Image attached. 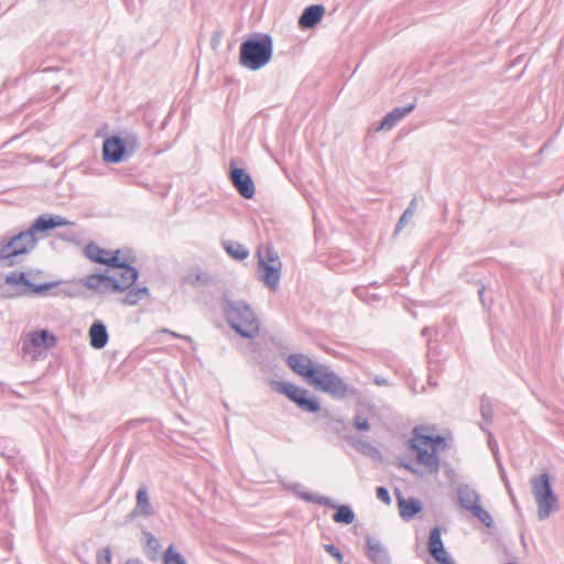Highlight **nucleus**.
Returning a JSON list of instances; mask_svg holds the SVG:
<instances>
[{
  "label": "nucleus",
  "mask_w": 564,
  "mask_h": 564,
  "mask_svg": "<svg viewBox=\"0 0 564 564\" xmlns=\"http://www.w3.org/2000/svg\"><path fill=\"white\" fill-rule=\"evenodd\" d=\"M400 465L401 467L405 468L413 475L422 476V473L417 468H415L411 463L401 462Z\"/></svg>",
  "instance_id": "48"
},
{
  "label": "nucleus",
  "mask_w": 564,
  "mask_h": 564,
  "mask_svg": "<svg viewBox=\"0 0 564 564\" xmlns=\"http://www.w3.org/2000/svg\"><path fill=\"white\" fill-rule=\"evenodd\" d=\"M163 564H188L185 556L176 547L174 543H171L162 554Z\"/></svg>",
  "instance_id": "31"
},
{
  "label": "nucleus",
  "mask_w": 564,
  "mask_h": 564,
  "mask_svg": "<svg viewBox=\"0 0 564 564\" xmlns=\"http://www.w3.org/2000/svg\"><path fill=\"white\" fill-rule=\"evenodd\" d=\"M376 496L384 505H388V506L391 505L392 499H391L389 489L387 487H384V486L377 487Z\"/></svg>",
  "instance_id": "39"
},
{
  "label": "nucleus",
  "mask_w": 564,
  "mask_h": 564,
  "mask_svg": "<svg viewBox=\"0 0 564 564\" xmlns=\"http://www.w3.org/2000/svg\"><path fill=\"white\" fill-rule=\"evenodd\" d=\"M479 429L486 433V431H489L484 424H479Z\"/></svg>",
  "instance_id": "63"
},
{
  "label": "nucleus",
  "mask_w": 564,
  "mask_h": 564,
  "mask_svg": "<svg viewBox=\"0 0 564 564\" xmlns=\"http://www.w3.org/2000/svg\"><path fill=\"white\" fill-rule=\"evenodd\" d=\"M302 497L306 502H314L319 506L334 509L335 513L333 514L332 519L336 523L348 525L354 523L356 520V513L349 505H341L329 497L319 496L316 494H303Z\"/></svg>",
  "instance_id": "12"
},
{
  "label": "nucleus",
  "mask_w": 564,
  "mask_h": 564,
  "mask_svg": "<svg viewBox=\"0 0 564 564\" xmlns=\"http://www.w3.org/2000/svg\"><path fill=\"white\" fill-rule=\"evenodd\" d=\"M70 220L61 215L55 214H41L39 215L28 228L31 235L35 237L36 234H46L58 227L73 225Z\"/></svg>",
  "instance_id": "15"
},
{
  "label": "nucleus",
  "mask_w": 564,
  "mask_h": 564,
  "mask_svg": "<svg viewBox=\"0 0 564 564\" xmlns=\"http://www.w3.org/2000/svg\"><path fill=\"white\" fill-rule=\"evenodd\" d=\"M121 252L108 269L88 274L84 285L98 294L124 293L133 286L140 278V270L134 265L135 252L131 248H123Z\"/></svg>",
  "instance_id": "1"
},
{
  "label": "nucleus",
  "mask_w": 564,
  "mask_h": 564,
  "mask_svg": "<svg viewBox=\"0 0 564 564\" xmlns=\"http://www.w3.org/2000/svg\"><path fill=\"white\" fill-rule=\"evenodd\" d=\"M486 436H487V444H488V447L490 448V451L497 452V449H499V446H498V442L495 438L492 432L486 431Z\"/></svg>",
  "instance_id": "45"
},
{
  "label": "nucleus",
  "mask_w": 564,
  "mask_h": 564,
  "mask_svg": "<svg viewBox=\"0 0 564 564\" xmlns=\"http://www.w3.org/2000/svg\"><path fill=\"white\" fill-rule=\"evenodd\" d=\"M36 237L29 229L22 230L12 237H0V263L3 267L19 264L21 257L28 254L36 246Z\"/></svg>",
  "instance_id": "8"
},
{
  "label": "nucleus",
  "mask_w": 564,
  "mask_h": 564,
  "mask_svg": "<svg viewBox=\"0 0 564 564\" xmlns=\"http://www.w3.org/2000/svg\"><path fill=\"white\" fill-rule=\"evenodd\" d=\"M325 11L323 4H311L306 7L299 19L300 28L302 30L313 29L322 20Z\"/></svg>",
  "instance_id": "24"
},
{
  "label": "nucleus",
  "mask_w": 564,
  "mask_h": 564,
  "mask_svg": "<svg viewBox=\"0 0 564 564\" xmlns=\"http://www.w3.org/2000/svg\"><path fill=\"white\" fill-rule=\"evenodd\" d=\"M459 276H460V279H464V280H465L466 282H468V283H475V284H476V281H477V280L471 279V278L469 276L468 272H462V273L459 274Z\"/></svg>",
  "instance_id": "52"
},
{
  "label": "nucleus",
  "mask_w": 564,
  "mask_h": 564,
  "mask_svg": "<svg viewBox=\"0 0 564 564\" xmlns=\"http://www.w3.org/2000/svg\"><path fill=\"white\" fill-rule=\"evenodd\" d=\"M151 292L147 285H133L126 291V295L122 299L124 305L134 306L141 300L150 297Z\"/></svg>",
  "instance_id": "27"
},
{
  "label": "nucleus",
  "mask_w": 564,
  "mask_h": 564,
  "mask_svg": "<svg viewBox=\"0 0 564 564\" xmlns=\"http://www.w3.org/2000/svg\"><path fill=\"white\" fill-rule=\"evenodd\" d=\"M257 256L260 280L272 292H275L282 274V262L278 251L272 245H268L264 249V256H262L260 250L257 252Z\"/></svg>",
  "instance_id": "11"
},
{
  "label": "nucleus",
  "mask_w": 564,
  "mask_h": 564,
  "mask_svg": "<svg viewBox=\"0 0 564 564\" xmlns=\"http://www.w3.org/2000/svg\"><path fill=\"white\" fill-rule=\"evenodd\" d=\"M182 282L193 286L197 284L210 285L214 283V279L199 267H195L182 278Z\"/></svg>",
  "instance_id": "29"
},
{
  "label": "nucleus",
  "mask_w": 564,
  "mask_h": 564,
  "mask_svg": "<svg viewBox=\"0 0 564 564\" xmlns=\"http://www.w3.org/2000/svg\"><path fill=\"white\" fill-rule=\"evenodd\" d=\"M220 44L219 37L213 36L210 41V46L216 48Z\"/></svg>",
  "instance_id": "56"
},
{
  "label": "nucleus",
  "mask_w": 564,
  "mask_h": 564,
  "mask_svg": "<svg viewBox=\"0 0 564 564\" xmlns=\"http://www.w3.org/2000/svg\"><path fill=\"white\" fill-rule=\"evenodd\" d=\"M89 343L94 349L105 348L109 341V333L106 324L100 319H95L88 330Z\"/></svg>",
  "instance_id": "23"
},
{
  "label": "nucleus",
  "mask_w": 564,
  "mask_h": 564,
  "mask_svg": "<svg viewBox=\"0 0 564 564\" xmlns=\"http://www.w3.org/2000/svg\"><path fill=\"white\" fill-rule=\"evenodd\" d=\"M126 564H143V562L139 558H129Z\"/></svg>",
  "instance_id": "59"
},
{
  "label": "nucleus",
  "mask_w": 564,
  "mask_h": 564,
  "mask_svg": "<svg viewBox=\"0 0 564 564\" xmlns=\"http://www.w3.org/2000/svg\"><path fill=\"white\" fill-rule=\"evenodd\" d=\"M476 285H478V295L482 306H487L485 299L486 285L480 280L476 281Z\"/></svg>",
  "instance_id": "47"
},
{
  "label": "nucleus",
  "mask_w": 564,
  "mask_h": 564,
  "mask_svg": "<svg viewBox=\"0 0 564 564\" xmlns=\"http://www.w3.org/2000/svg\"><path fill=\"white\" fill-rule=\"evenodd\" d=\"M6 484L9 486V490L15 491V478L12 476L11 473H8L6 475Z\"/></svg>",
  "instance_id": "49"
},
{
  "label": "nucleus",
  "mask_w": 564,
  "mask_h": 564,
  "mask_svg": "<svg viewBox=\"0 0 564 564\" xmlns=\"http://www.w3.org/2000/svg\"><path fill=\"white\" fill-rule=\"evenodd\" d=\"M324 549L329 555L335 557L338 563H341L344 561L343 552L335 544H325Z\"/></svg>",
  "instance_id": "41"
},
{
  "label": "nucleus",
  "mask_w": 564,
  "mask_h": 564,
  "mask_svg": "<svg viewBox=\"0 0 564 564\" xmlns=\"http://www.w3.org/2000/svg\"><path fill=\"white\" fill-rule=\"evenodd\" d=\"M308 383L339 401L346 399L360 401L364 397L358 388L348 384L336 371L324 364L318 365Z\"/></svg>",
  "instance_id": "2"
},
{
  "label": "nucleus",
  "mask_w": 564,
  "mask_h": 564,
  "mask_svg": "<svg viewBox=\"0 0 564 564\" xmlns=\"http://www.w3.org/2000/svg\"><path fill=\"white\" fill-rule=\"evenodd\" d=\"M4 283L14 290L13 294L6 295L7 299L67 294L65 290L58 289L62 284L61 280L35 283L24 271H12L6 274Z\"/></svg>",
  "instance_id": "5"
},
{
  "label": "nucleus",
  "mask_w": 564,
  "mask_h": 564,
  "mask_svg": "<svg viewBox=\"0 0 564 564\" xmlns=\"http://www.w3.org/2000/svg\"><path fill=\"white\" fill-rule=\"evenodd\" d=\"M144 422H145V419L131 420V421H129V423H128V424H129V426H135V425H138V424H140V423H144Z\"/></svg>",
  "instance_id": "57"
},
{
  "label": "nucleus",
  "mask_w": 564,
  "mask_h": 564,
  "mask_svg": "<svg viewBox=\"0 0 564 564\" xmlns=\"http://www.w3.org/2000/svg\"><path fill=\"white\" fill-rule=\"evenodd\" d=\"M34 75H51V74H55V75H69V69H66L64 67H57V66H54V67H44L40 70H35L33 73Z\"/></svg>",
  "instance_id": "38"
},
{
  "label": "nucleus",
  "mask_w": 564,
  "mask_h": 564,
  "mask_svg": "<svg viewBox=\"0 0 564 564\" xmlns=\"http://www.w3.org/2000/svg\"><path fill=\"white\" fill-rule=\"evenodd\" d=\"M336 423H337V424H339V425H341L343 427H345V422H344V420H343V419H338V420H336Z\"/></svg>",
  "instance_id": "62"
},
{
  "label": "nucleus",
  "mask_w": 564,
  "mask_h": 564,
  "mask_svg": "<svg viewBox=\"0 0 564 564\" xmlns=\"http://www.w3.org/2000/svg\"><path fill=\"white\" fill-rule=\"evenodd\" d=\"M56 343L57 338L50 329H36L29 334V340L23 341L21 350L24 355L29 354L31 348H43L47 350L55 347Z\"/></svg>",
  "instance_id": "17"
},
{
  "label": "nucleus",
  "mask_w": 564,
  "mask_h": 564,
  "mask_svg": "<svg viewBox=\"0 0 564 564\" xmlns=\"http://www.w3.org/2000/svg\"><path fill=\"white\" fill-rule=\"evenodd\" d=\"M431 332H432V328H431V327H429V326H425V327H423V328H422V330H421V336H422V337H427V336L431 334Z\"/></svg>",
  "instance_id": "55"
},
{
  "label": "nucleus",
  "mask_w": 564,
  "mask_h": 564,
  "mask_svg": "<svg viewBox=\"0 0 564 564\" xmlns=\"http://www.w3.org/2000/svg\"><path fill=\"white\" fill-rule=\"evenodd\" d=\"M373 382H375V384L380 386V387L381 386H390V382L388 381V379H386L382 376H376L373 379Z\"/></svg>",
  "instance_id": "51"
},
{
  "label": "nucleus",
  "mask_w": 564,
  "mask_h": 564,
  "mask_svg": "<svg viewBox=\"0 0 564 564\" xmlns=\"http://www.w3.org/2000/svg\"><path fill=\"white\" fill-rule=\"evenodd\" d=\"M142 534H143V539L145 542L144 553L147 554V556L149 557L150 561L154 562L159 557V551L161 549V544L152 532H150L148 530H143Z\"/></svg>",
  "instance_id": "30"
},
{
  "label": "nucleus",
  "mask_w": 564,
  "mask_h": 564,
  "mask_svg": "<svg viewBox=\"0 0 564 564\" xmlns=\"http://www.w3.org/2000/svg\"><path fill=\"white\" fill-rule=\"evenodd\" d=\"M181 339L187 341V343H191L193 344V338L188 335H182Z\"/></svg>",
  "instance_id": "60"
},
{
  "label": "nucleus",
  "mask_w": 564,
  "mask_h": 564,
  "mask_svg": "<svg viewBox=\"0 0 564 564\" xmlns=\"http://www.w3.org/2000/svg\"><path fill=\"white\" fill-rule=\"evenodd\" d=\"M419 431V426L414 427L413 436L411 438H417V444H420L421 446L424 445L430 447L433 434H420Z\"/></svg>",
  "instance_id": "40"
},
{
  "label": "nucleus",
  "mask_w": 564,
  "mask_h": 564,
  "mask_svg": "<svg viewBox=\"0 0 564 564\" xmlns=\"http://www.w3.org/2000/svg\"><path fill=\"white\" fill-rule=\"evenodd\" d=\"M409 447L415 454L416 463L424 466L429 474H437L440 471V456L417 444V438H410Z\"/></svg>",
  "instance_id": "14"
},
{
  "label": "nucleus",
  "mask_w": 564,
  "mask_h": 564,
  "mask_svg": "<svg viewBox=\"0 0 564 564\" xmlns=\"http://www.w3.org/2000/svg\"><path fill=\"white\" fill-rule=\"evenodd\" d=\"M272 343L273 345L279 349L281 350V352L283 354L284 351L289 350V346L285 345L282 340H278L275 338H272Z\"/></svg>",
  "instance_id": "50"
},
{
  "label": "nucleus",
  "mask_w": 564,
  "mask_h": 564,
  "mask_svg": "<svg viewBox=\"0 0 564 564\" xmlns=\"http://www.w3.org/2000/svg\"><path fill=\"white\" fill-rule=\"evenodd\" d=\"M283 486L288 489H290L293 494H295L299 498L303 499V494H311L310 491H302L301 487L302 485L300 482H292L290 485L283 484Z\"/></svg>",
  "instance_id": "44"
},
{
  "label": "nucleus",
  "mask_w": 564,
  "mask_h": 564,
  "mask_svg": "<svg viewBox=\"0 0 564 564\" xmlns=\"http://www.w3.org/2000/svg\"><path fill=\"white\" fill-rule=\"evenodd\" d=\"M352 293L360 300H365L368 295V289L365 285L355 286Z\"/></svg>",
  "instance_id": "46"
},
{
  "label": "nucleus",
  "mask_w": 564,
  "mask_h": 564,
  "mask_svg": "<svg viewBox=\"0 0 564 564\" xmlns=\"http://www.w3.org/2000/svg\"><path fill=\"white\" fill-rule=\"evenodd\" d=\"M251 35H258V36H261V35H264L263 33H252Z\"/></svg>",
  "instance_id": "64"
},
{
  "label": "nucleus",
  "mask_w": 564,
  "mask_h": 564,
  "mask_svg": "<svg viewBox=\"0 0 564 564\" xmlns=\"http://www.w3.org/2000/svg\"><path fill=\"white\" fill-rule=\"evenodd\" d=\"M346 441L360 454L370 457L372 460L383 462V455L377 446L357 436H346Z\"/></svg>",
  "instance_id": "25"
},
{
  "label": "nucleus",
  "mask_w": 564,
  "mask_h": 564,
  "mask_svg": "<svg viewBox=\"0 0 564 564\" xmlns=\"http://www.w3.org/2000/svg\"><path fill=\"white\" fill-rule=\"evenodd\" d=\"M229 180L238 194L245 199H252L256 195V185L246 169L237 166L236 160L229 164Z\"/></svg>",
  "instance_id": "13"
},
{
  "label": "nucleus",
  "mask_w": 564,
  "mask_h": 564,
  "mask_svg": "<svg viewBox=\"0 0 564 564\" xmlns=\"http://www.w3.org/2000/svg\"><path fill=\"white\" fill-rule=\"evenodd\" d=\"M55 236L58 239H62V240L67 241V242H76V240L78 238L77 232H75L73 230H68V231H64V232H61V234H56Z\"/></svg>",
  "instance_id": "43"
},
{
  "label": "nucleus",
  "mask_w": 564,
  "mask_h": 564,
  "mask_svg": "<svg viewBox=\"0 0 564 564\" xmlns=\"http://www.w3.org/2000/svg\"><path fill=\"white\" fill-rule=\"evenodd\" d=\"M447 438L441 434H433L431 438L430 449L438 455L440 452L445 451L448 447Z\"/></svg>",
  "instance_id": "36"
},
{
  "label": "nucleus",
  "mask_w": 564,
  "mask_h": 564,
  "mask_svg": "<svg viewBox=\"0 0 564 564\" xmlns=\"http://www.w3.org/2000/svg\"><path fill=\"white\" fill-rule=\"evenodd\" d=\"M475 518H477L486 528L492 529L495 527V521L486 509L479 503L478 506H473V510L469 512Z\"/></svg>",
  "instance_id": "33"
},
{
  "label": "nucleus",
  "mask_w": 564,
  "mask_h": 564,
  "mask_svg": "<svg viewBox=\"0 0 564 564\" xmlns=\"http://www.w3.org/2000/svg\"><path fill=\"white\" fill-rule=\"evenodd\" d=\"M532 492L538 505V519L543 521L558 509V497L554 492L552 476L542 473L531 479Z\"/></svg>",
  "instance_id": "9"
},
{
  "label": "nucleus",
  "mask_w": 564,
  "mask_h": 564,
  "mask_svg": "<svg viewBox=\"0 0 564 564\" xmlns=\"http://www.w3.org/2000/svg\"><path fill=\"white\" fill-rule=\"evenodd\" d=\"M308 383L339 401L346 399L360 401L364 397L358 388L348 384L336 371L324 364L318 365Z\"/></svg>",
  "instance_id": "3"
},
{
  "label": "nucleus",
  "mask_w": 564,
  "mask_h": 564,
  "mask_svg": "<svg viewBox=\"0 0 564 564\" xmlns=\"http://www.w3.org/2000/svg\"><path fill=\"white\" fill-rule=\"evenodd\" d=\"M416 107V101L409 102L403 107H395L388 113L383 116L380 120L379 126L375 129L379 130H391L399 121L405 118L409 113H411Z\"/></svg>",
  "instance_id": "21"
},
{
  "label": "nucleus",
  "mask_w": 564,
  "mask_h": 564,
  "mask_svg": "<svg viewBox=\"0 0 564 564\" xmlns=\"http://www.w3.org/2000/svg\"><path fill=\"white\" fill-rule=\"evenodd\" d=\"M395 494L399 513L402 520L411 521L423 510V503L420 499L414 497L406 499L399 489H395Z\"/></svg>",
  "instance_id": "20"
},
{
  "label": "nucleus",
  "mask_w": 564,
  "mask_h": 564,
  "mask_svg": "<svg viewBox=\"0 0 564 564\" xmlns=\"http://www.w3.org/2000/svg\"><path fill=\"white\" fill-rule=\"evenodd\" d=\"M139 138L134 132H116L104 139L101 158L106 164L127 162L139 149Z\"/></svg>",
  "instance_id": "7"
},
{
  "label": "nucleus",
  "mask_w": 564,
  "mask_h": 564,
  "mask_svg": "<svg viewBox=\"0 0 564 564\" xmlns=\"http://www.w3.org/2000/svg\"><path fill=\"white\" fill-rule=\"evenodd\" d=\"M480 415L487 424L492 423L494 409L486 394H484L480 400Z\"/></svg>",
  "instance_id": "35"
},
{
  "label": "nucleus",
  "mask_w": 564,
  "mask_h": 564,
  "mask_svg": "<svg viewBox=\"0 0 564 564\" xmlns=\"http://www.w3.org/2000/svg\"><path fill=\"white\" fill-rule=\"evenodd\" d=\"M122 250L123 248L116 250H107L100 248L96 242L90 241L85 246L84 254L90 262L100 265H106L108 269L109 264H111V262L116 260V257L122 254Z\"/></svg>",
  "instance_id": "18"
},
{
  "label": "nucleus",
  "mask_w": 564,
  "mask_h": 564,
  "mask_svg": "<svg viewBox=\"0 0 564 564\" xmlns=\"http://www.w3.org/2000/svg\"><path fill=\"white\" fill-rule=\"evenodd\" d=\"M52 89H53L54 93H57V91L61 90V85L59 84H53L52 85Z\"/></svg>",
  "instance_id": "61"
},
{
  "label": "nucleus",
  "mask_w": 564,
  "mask_h": 564,
  "mask_svg": "<svg viewBox=\"0 0 564 564\" xmlns=\"http://www.w3.org/2000/svg\"><path fill=\"white\" fill-rule=\"evenodd\" d=\"M223 311L230 328L241 338L253 339L258 336L260 324L248 303L225 297Z\"/></svg>",
  "instance_id": "4"
},
{
  "label": "nucleus",
  "mask_w": 564,
  "mask_h": 564,
  "mask_svg": "<svg viewBox=\"0 0 564 564\" xmlns=\"http://www.w3.org/2000/svg\"><path fill=\"white\" fill-rule=\"evenodd\" d=\"M352 426L358 432H369L371 424L369 422L368 415H366L364 411L357 410L352 419Z\"/></svg>",
  "instance_id": "34"
},
{
  "label": "nucleus",
  "mask_w": 564,
  "mask_h": 564,
  "mask_svg": "<svg viewBox=\"0 0 564 564\" xmlns=\"http://www.w3.org/2000/svg\"><path fill=\"white\" fill-rule=\"evenodd\" d=\"M112 552L109 545L100 549L96 554V564H111Z\"/></svg>",
  "instance_id": "37"
},
{
  "label": "nucleus",
  "mask_w": 564,
  "mask_h": 564,
  "mask_svg": "<svg viewBox=\"0 0 564 564\" xmlns=\"http://www.w3.org/2000/svg\"><path fill=\"white\" fill-rule=\"evenodd\" d=\"M162 333L170 334L171 336H173L175 338H180V339L182 337V334L175 333V332L170 330L167 328L162 329Z\"/></svg>",
  "instance_id": "53"
},
{
  "label": "nucleus",
  "mask_w": 564,
  "mask_h": 564,
  "mask_svg": "<svg viewBox=\"0 0 564 564\" xmlns=\"http://www.w3.org/2000/svg\"><path fill=\"white\" fill-rule=\"evenodd\" d=\"M498 469H499V475H500L502 481L505 482L506 488H507L509 495L513 498V492H512V489H511V486H510V482H509V479H508V476H507V473L505 470V466H503L502 462H499Z\"/></svg>",
  "instance_id": "42"
},
{
  "label": "nucleus",
  "mask_w": 564,
  "mask_h": 564,
  "mask_svg": "<svg viewBox=\"0 0 564 564\" xmlns=\"http://www.w3.org/2000/svg\"><path fill=\"white\" fill-rule=\"evenodd\" d=\"M273 56V37H243L239 47V64L251 72L265 67Z\"/></svg>",
  "instance_id": "6"
},
{
  "label": "nucleus",
  "mask_w": 564,
  "mask_h": 564,
  "mask_svg": "<svg viewBox=\"0 0 564 564\" xmlns=\"http://www.w3.org/2000/svg\"><path fill=\"white\" fill-rule=\"evenodd\" d=\"M366 555L372 564H391L388 550L370 535L366 538Z\"/></svg>",
  "instance_id": "22"
},
{
  "label": "nucleus",
  "mask_w": 564,
  "mask_h": 564,
  "mask_svg": "<svg viewBox=\"0 0 564 564\" xmlns=\"http://www.w3.org/2000/svg\"><path fill=\"white\" fill-rule=\"evenodd\" d=\"M137 503L132 511L127 514L126 522H132L139 516L151 517L155 513L149 497L148 487L145 485H140L137 490Z\"/></svg>",
  "instance_id": "19"
},
{
  "label": "nucleus",
  "mask_w": 564,
  "mask_h": 564,
  "mask_svg": "<svg viewBox=\"0 0 564 564\" xmlns=\"http://www.w3.org/2000/svg\"><path fill=\"white\" fill-rule=\"evenodd\" d=\"M416 205H417L416 198L414 197L411 199L408 207L401 215L399 221L397 223L395 228H394V235L399 234L402 230V228L412 219V217L415 213V209H416Z\"/></svg>",
  "instance_id": "32"
},
{
  "label": "nucleus",
  "mask_w": 564,
  "mask_h": 564,
  "mask_svg": "<svg viewBox=\"0 0 564 564\" xmlns=\"http://www.w3.org/2000/svg\"><path fill=\"white\" fill-rule=\"evenodd\" d=\"M319 412H321L319 417H322V419L330 416V412L327 409H324V410L321 409Z\"/></svg>",
  "instance_id": "58"
},
{
  "label": "nucleus",
  "mask_w": 564,
  "mask_h": 564,
  "mask_svg": "<svg viewBox=\"0 0 564 564\" xmlns=\"http://www.w3.org/2000/svg\"><path fill=\"white\" fill-rule=\"evenodd\" d=\"M221 246L228 256L236 261H243L250 254L249 249L245 245L235 240H223Z\"/></svg>",
  "instance_id": "28"
},
{
  "label": "nucleus",
  "mask_w": 564,
  "mask_h": 564,
  "mask_svg": "<svg viewBox=\"0 0 564 564\" xmlns=\"http://www.w3.org/2000/svg\"><path fill=\"white\" fill-rule=\"evenodd\" d=\"M494 458H495V462L497 464V467L499 466V462H502L501 460V457H500V452L499 449H497V452H491Z\"/></svg>",
  "instance_id": "54"
},
{
  "label": "nucleus",
  "mask_w": 564,
  "mask_h": 564,
  "mask_svg": "<svg viewBox=\"0 0 564 564\" xmlns=\"http://www.w3.org/2000/svg\"><path fill=\"white\" fill-rule=\"evenodd\" d=\"M286 365L294 373L301 376L308 383L319 362L304 354L297 352L288 356Z\"/></svg>",
  "instance_id": "16"
},
{
  "label": "nucleus",
  "mask_w": 564,
  "mask_h": 564,
  "mask_svg": "<svg viewBox=\"0 0 564 564\" xmlns=\"http://www.w3.org/2000/svg\"><path fill=\"white\" fill-rule=\"evenodd\" d=\"M271 388L288 398L300 410L306 413H318L321 401L306 388L300 387L291 381H271Z\"/></svg>",
  "instance_id": "10"
},
{
  "label": "nucleus",
  "mask_w": 564,
  "mask_h": 564,
  "mask_svg": "<svg viewBox=\"0 0 564 564\" xmlns=\"http://www.w3.org/2000/svg\"><path fill=\"white\" fill-rule=\"evenodd\" d=\"M457 497L460 508L468 512L473 510V506H478L480 503V495L468 484L458 486Z\"/></svg>",
  "instance_id": "26"
}]
</instances>
